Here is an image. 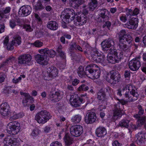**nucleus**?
I'll use <instances>...</instances> for the list:
<instances>
[{
  "mask_svg": "<svg viewBox=\"0 0 146 146\" xmlns=\"http://www.w3.org/2000/svg\"><path fill=\"white\" fill-rule=\"evenodd\" d=\"M75 19L77 21L75 23L76 25H85L88 19L86 16L84 14H82L81 15L77 16L75 17Z\"/></svg>",
  "mask_w": 146,
  "mask_h": 146,
  "instance_id": "obj_17",
  "label": "nucleus"
},
{
  "mask_svg": "<svg viewBox=\"0 0 146 146\" xmlns=\"http://www.w3.org/2000/svg\"><path fill=\"white\" fill-rule=\"evenodd\" d=\"M40 131L38 129H33L31 133V135L35 137L38 135L40 133Z\"/></svg>",
  "mask_w": 146,
  "mask_h": 146,
  "instance_id": "obj_52",
  "label": "nucleus"
},
{
  "mask_svg": "<svg viewBox=\"0 0 146 146\" xmlns=\"http://www.w3.org/2000/svg\"><path fill=\"white\" fill-rule=\"evenodd\" d=\"M133 38L130 35H128L127 37L125 38V40H119L118 46L121 51L126 52L129 51V45L132 43Z\"/></svg>",
  "mask_w": 146,
  "mask_h": 146,
  "instance_id": "obj_4",
  "label": "nucleus"
},
{
  "mask_svg": "<svg viewBox=\"0 0 146 146\" xmlns=\"http://www.w3.org/2000/svg\"><path fill=\"white\" fill-rule=\"evenodd\" d=\"M139 10L137 8H135L134 9L133 11V15H136L139 14Z\"/></svg>",
  "mask_w": 146,
  "mask_h": 146,
  "instance_id": "obj_62",
  "label": "nucleus"
},
{
  "mask_svg": "<svg viewBox=\"0 0 146 146\" xmlns=\"http://www.w3.org/2000/svg\"><path fill=\"white\" fill-rule=\"evenodd\" d=\"M9 106L8 104L6 102L3 103L0 106V110H3L8 109H9Z\"/></svg>",
  "mask_w": 146,
  "mask_h": 146,
  "instance_id": "obj_46",
  "label": "nucleus"
},
{
  "mask_svg": "<svg viewBox=\"0 0 146 146\" xmlns=\"http://www.w3.org/2000/svg\"><path fill=\"white\" fill-rule=\"evenodd\" d=\"M31 59V56L29 54L22 55L18 58V63L21 64H26L30 62Z\"/></svg>",
  "mask_w": 146,
  "mask_h": 146,
  "instance_id": "obj_14",
  "label": "nucleus"
},
{
  "mask_svg": "<svg viewBox=\"0 0 146 146\" xmlns=\"http://www.w3.org/2000/svg\"><path fill=\"white\" fill-rule=\"evenodd\" d=\"M44 7L40 2H38L36 5L34 6V9L36 11L40 10L43 9Z\"/></svg>",
  "mask_w": 146,
  "mask_h": 146,
  "instance_id": "obj_42",
  "label": "nucleus"
},
{
  "mask_svg": "<svg viewBox=\"0 0 146 146\" xmlns=\"http://www.w3.org/2000/svg\"><path fill=\"white\" fill-rule=\"evenodd\" d=\"M32 44L36 47H40L42 46L43 43L38 40H37Z\"/></svg>",
  "mask_w": 146,
  "mask_h": 146,
  "instance_id": "obj_49",
  "label": "nucleus"
},
{
  "mask_svg": "<svg viewBox=\"0 0 146 146\" xmlns=\"http://www.w3.org/2000/svg\"><path fill=\"white\" fill-rule=\"evenodd\" d=\"M23 27L25 30L28 32H31L33 31V29L31 27L30 25H24Z\"/></svg>",
  "mask_w": 146,
  "mask_h": 146,
  "instance_id": "obj_51",
  "label": "nucleus"
},
{
  "mask_svg": "<svg viewBox=\"0 0 146 146\" xmlns=\"http://www.w3.org/2000/svg\"><path fill=\"white\" fill-rule=\"evenodd\" d=\"M106 96V95L104 92L100 91L98 93L97 98L99 100H104Z\"/></svg>",
  "mask_w": 146,
  "mask_h": 146,
  "instance_id": "obj_38",
  "label": "nucleus"
},
{
  "mask_svg": "<svg viewBox=\"0 0 146 146\" xmlns=\"http://www.w3.org/2000/svg\"><path fill=\"white\" fill-rule=\"evenodd\" d=\"M14 60V58L13 57L10 56L7 58L5 61L2 62L0 65V68L5 67L9 65V64Z\"/></svg>",
  "mask_w": 146,
  "mask_h": 146,
  "instance_id": "obj_29",
  "label": "nucleus"
},
{
  "mask_svg": "<svg viewBox=\"0 0 146 146\" xmlns=\"http://www.w3.org/2000/svg\"><path fill=\"white\" fill-rule=\"evenodd\" d=\"M50 146H62V144L60 142L55 141L52 142Z\"/></svg>",
  "mask_w": 146,
  "mask_h": 146,
  "instance_id": "obj_57",
  "label": "nucleus"
},
{
  "mask_svg": "<svg viewBox=\"0 0 146 146\" xmlns=\"http://www.w3.org/2000/svg\"><path fill=\"white\" fill-rule=\"evenodd\" d=\"M96 119V113L94 112L90 111L86 114L85 118V121L87 124H91L94 123Z\"/></svg>",
  "mask_w": 146,
  "mask_h": 146,
  "instance_id": "obj_13",
  "label": "nucleus"
},
{
  "mask_svg": "<svg viewBox=\"0 0 146 146\" xmlns=\"http://www.w3.org/2000/svg\"><path fill=\"white\" fill-rule=\"evenodd\" d=\"M128 91L125 93V97L127 98V101L123 99L119 100V102L123 106L126 104L128 102H133L137 100L139 97V95L137 92V90L134 86L128 84L126 86Z\"/></svg>",
  "mask_w": 146,
  "mask_h": 146,
  "instance_id": "obj_1",
  "label": "nucleus"
},
{
  "mask_svg": "<svg viewBox=\"0 0 146 146\" xmlns=\"http://www.w3.org/2000/svg\"><path fill=\"white\" fill-rule=\"evenodd\" d=\"M129 68L132 71L138 70L141 66V63L137 58L133 59L131 60L129 64Z\"/></svg>",
  "mask_w": 146,
  "mask_h": 146,
  "instance_id": "obj_15",
  "label": "nucleus"
},
{
  "mask_svg": "<svg viewBox=\"0 0 146 146\" xmlns=\"http://www.w3.org/2000/svg\"><path fill=\"white\" fill-rule=\"evenodd\" d=\"M47 27L50 29L55 30L58 29V25L56 21H50L48 22Z\"/></svg>",
  "mask_w": 146,
  "mask_h": 146,
  "instance_id": "obj_26",
  "label": "nucleus"
},
{
  "mask_svg": "<svg viewBox=\"0 0 146 146\" xmlns=\"http://www.w3.org/2000/svg\"><path fill=\"white\" fill-rule=\"evenodd\" d=\"M35 17L36 19L37 23L39 24H41L42 23V21L40 17L37 14H35Z\"/></svg>",
  "mask_w": 146,
  "mask_h": 146,
  "instance_id": "obj_56",
  "label": "nucleus"
},
{
  "mask_svg": "<svg viewBox=\"0 0 146 146\" xmlns=\"http://www.w3.org/2000/svg\"><path fill=\"white\" fill-rule=\"evenodd\" d=\"M23 115H24L23 113H19L16 114L11 117L9 119V120L11 121H12L18 118H21Z\"/></svg>",
  "mask_w": 146,
  "mask_h": 146,
  "instance_id": "obj_39",
  "label": "nucleus"
},
{
  "mask_svg": "<svg viewBox=\"0 0 146 146\" xmlns=\"http://www.w3.org/2000/svg\"><path fill=\"white\" fill-rule=\"evenodd\" d=\"M64 141L65 144L67 145H70L73 142V138L71 136L69 133H65L64 136Z\"/></svg>",
  "mask_w": 146,
  "mask_h": 146,
  "instance_id": "obj_25",
  "label": "nucleus"
},
{
  "mask_svg": "<svg viewBox=\"0 0 146 146\" xmlns=\"http://www.w3.org/2000/svg\"><path fill=\"white\" fill-rule=\"evenodd\" d=\"M100 17L103 19L104 21L108 20L109 19L108 11L106 9H100Z\"/></svg>",
  "mask_w": 146,
  "mask_h": 146,
  "instance_id": "obj_24",
  "label": "nucleus"
},
{
  "mask_svg": "<svg viewBox=\"0 0 146 146\" xmlns=\"http://www.w3.org/2000/svg\"><path fill=\"white\" fill-rule=\"evenodd\" d=\"M11 137L8 136L5 137L3 141L4 146H11L9 144L11 143L10 142L12 141H11Z\"/></svg>",
  "mask_w": 146,
  "mask_h": 146,
  "instance_id": "obj_37",
  "label": "nucleus"
},
{
  "mask_svg": "<svg viewBox=\"0 0 146 146\" xmlns=\"http://www.w3.org/2000/svg\"><path fill=\"white\" fill-rule=\"evenodd\" d=\"M106 80L111 84H116L121 81L120 76L118 73L112 72L108 74L105 78Z\"/></svg>",
  "mask_w": 146,
  "mask_h": 146,
  "instance_id": "obj_7",
  "label": "nucleus"
},
{
  "mask_svg": "<svg viewBox=\"0 0 146 146\" xmlns=\"http://www.w3.org/2000/svg\"><path fill=\"white\" fill-rule=\"evenodd\" d=\"M129 121L127 119L122 120L119 123V125L121 127L127 128L129 126Z\"/></svg>",
  "mask_w": 146,
  "mask_h": 146,
  "instance_id": "obj_35",
  "label": "nucleus"
},
{
  "mask_svg": "<svg viewBox=\"0 0 146 146\" xmlns=\"http://www.w3.org/2000/svg\"><path fill=\"white\" fill-rule=\"evenodd\" d=\"M103 50L108 53H113L114 50V42L113 40L109 38L107 40H106L101 43Z\"/></svg>",
  "mask_w": 146,
  "mask_h": 146,
  "instance_id": "obj_6",
  "label": "nucleus"
},
{
  "mask_svg": "<svg viewBox=\"0 0 146 146\" xmlns=\"http://www.w3.org/2000/svg\"><path fill=\"white\" fill-rule=\"evenodd\" d=\"M138 20L137 18L132 17L125 24L126 27L129 29L135 30L138 27Z\"/></svg>",
  "mask_w": 146,
  "mask_h": 146,
  "instance_id": "obj_12",
  "label": "nucleus"
},
{
  "mask_svg": "<svg viewBox=\"0 0 146 146\" xmlns=\"http://www.w3.org/2000/svg\"><path fill=\"white\" fill-rule=\"evenodd\" d=\"M49 49L48 48H45L44 49H39L38 50V52L40 53L41 54L43 55H46V58H47V56L48 52Z\"/></svg>",
  "mask_w": 146,
  "mask_h": 146,
  "instance_id": "obj_41",
  "label": "nucleus"
},
{
  "mask_svg": "<svg viewBox=\"0 0 146 146\" xmlns=\"http://www.w3.org/2000/svg\"><path fill=\"white\" fill-rule=\"evenodd\" d=\"M96 65L92 64L88 65L86 68V73L87 76L90 78L94 79L98 78L100 74V71L99 68L98 69H95Z\"/></svg>",
  "mask_w": 146,
  "mask_h": 146,
  "instance_id": "obj_2",
  "label": "nucleus"
},
{
  "mask_svg": "<svg viewBox=\"0 0 146 146\" xmlns=\"http://www.w3.org/2000/svg\"><path fill=\"white\" fill-rule=\"evenodd\" d=\"M77 45L75 43H72L70 47V50H72L74 49H76Z\"/></svg>",
  "mask_w": 146,
  "mask_h": 146,
  "instance_id": "obj_60",
  "label": "nucleus"
},
{
  "mask_svg": "<svg viewBox=\"0 0 146 146\" xmlns=\"http://www.w3.org/2000/svg\"><path fill=\"white\" fill-rule=\"evenodd\" d=\"M20 128V123L14 121L9 123L7 130L8 133L11 135H13L17 134L19 131Z\"/></svg>",
  "mask_w": 146,
  "mask_h": 146,
  "instance_id": "obj_5",
  "label": "nucleus"
},
{
  "mask_svg": "<svg viewBox=\"0 0 146 146\" xmlns=\"http://www.w3.org/2000/svg\"><path fill=\"white\" fill-rule=\"evenodd\" d=\"M74 11L72 9H66L62 13L61 18L66 20V22H70L75 18L76 15L75 14Z\"/></svg>",
  "mask_w": 146,
  "mask_h": 146,
  "instance_id": "obj_8",
  "label": "nucleus"
},
{
  "mask_svg": "<svg viewBox=\"0 0 146 146\" xmlns=\"http://www.w3.org/2000/svg\"><path fill=\"white\" fill-rule=\"evenodd\" d=\"M32 99L33 97L30 95L25 97V98L23 99L22 101L23 106H27L28 104H28L29 102L27 100L29 99L30 100H30H32Z\"/></svg>",
  "mask_w": 146,
  "mask_h": 146,
  "instance_id": "obj_40",
  "label": "nucleus"
},
{
  "mask_svg": "<svg viewBox=\"0 0 146 146\" xmlns=\"http://www.w3.org/2000/svg\"><path fill=\"white\" fill-rule=\"evenodd\" d=\"M120 19L122 22L125 23L127 20L126 15H122L120 17Z\"/></svg>",
  "mask_w": 146,
  "mask_h": 146,
  "instance_id": "obj_58",
  "label": "nucleus"
},
{
  "mask_svg": "<svg viewBox=\"0 0 146 146\" xmlns=\"http://www.w3.org/2000/svg\"><path fill=\"white\" fill-rule=\"evenodd\" d=\"M81 119V116L79 114H78L73 116L71 120L73 122L75 123H77L80 121Z\"/></svg>",
  "mask_w": 146,
  "mask_h": 146,
  "instance_id": "obj_36",
  "label": "nucleus"
},
{
  "mask_svg": "<svg viewBox=\"0 0 146 146\" xmlns=\"http://www.w3.org/2000/svg\"><path fill=\"white\" fill-rule=\"evenodd\" d=\"M56 54V52L55 51L52 49L50 50H49L47 56H48L50 57L53 58L55 56Z\"/></svg>",
  "mask_w": 146,
  "mask_h": 146,
  "instance_id": "obj_50",
  "label": "nucleus"
},
{
  "mask_svg": "<svg viewBox=\"0 0 146 146\" xmlns=\"http://www.w3.org/2000/svg\"><path fill=\"white\" fill-rule=\"evenodd\" d=\"M112 145L113 146H121V144L119 143L118 141L115 140L113 142Z\"/></svg>",
  "mask_w": 146,
  "mask_h": 146,
  "instance_id": "obj_64",
  "label": "nucleus"
},
{
  "mask_svg": "<svg viewBox=\"0 0 146 146\" xmlns=\"http://www.w3.org/2000/svg\"><path fill=\"white\" fill-rule=\"evenodd\" d=\"M35 58L37 62L42 65L47 64L48 60L46 58V55L38 54L35 56Z\"/></svg>",
  "mask_w": 146,
  "mask_h": 146,
  "instance_id": "obj_16",
  "label": "nucleus"
},
{
  "mask_svg": "<svg viewBox=\"0 0 146 146\" xmlns=\"http://www.w3.org/2000/svg\"><path fill=\"white\" fill-rule=\"evenodd\" d=\"M144 139L143 134L141 133H138L136 135L135 138V142L138 145H141L144 143Z\"/></svg>",
  "mask_w": 146,
  "mask_h": 146,
  "instance_id": "obj_23",
  "label": "nucleus"
},
{
  "mask_svg": "<svg viewBox=\"0 0 146 146\" xmlns=\"http://www.w3.org/2000/svg\"><path fill=\"white\" fill-rule=\"evenodd\" d=\"M96 133L98 137H102L107 134V130L104 127L100 126L96 129Z\"/></svg>",
  "mask_w": 146,
  "mask_h": 146,
  "instance_id": "obj_22",
  "label": "nucleus"
},
{
  "mask_svg": "<svg viewBox=\"0 0 146 146\" xmlns=\"http://www.w3.org/2000/svg\"><path fill=\"white\" fill-rule=\"evenodd\" d=\"M126 15L127 16L129 15H130L131 16H133L132 10L131 9H127V10H126Z\"/></svg>",
  "mask_w": 146,
  "mask_h": 146,
  "instance_id": "obj_61",
  "label": "nucleus"
},
{
  "mask_svg": "<svg viewBox=\"0 0 146 146\" xmlns=\"http://www.w3.org/2000/svg\"><path fill=\"white\" fill-rule=\"evenodd\" d=\"M84 68L82 66H80L77 69V73L80 77L82 78L85 75L87 76V74L86 73V70L84 71Z\"/></svg>",
  "mask_w": 146,
  "mask_h": 146,
  "instance_id": "obj_32",
  "label": "nucleus"
},
{
  "mask_svg": "<svg viewBox=\"0 0 146 146\" xmlns=\"http://www.w3.org/2000/svg\"><path fill=\"white\" fill-rule=\"evenodd\" d=\"M114 50L113 53H111L114 54L115 55V58L116 60L118 62L119 61H120L123 58V53L122 52L120 51L119 52H117V50L115 49Z\"/></svg>",
  "mask_w": 146,
  "mask_h": 146,
  "instance_id": "obj_28",
  "label": "nucleus"
},
{
  "mask_svg": "<svg viewBox=\"0 0 146 146\" xmlns=\"http://www.w3.org/2000/svg\"><path fill=\"white\" fill-rule=\"evenodd\" d=\"M11 139L12 141L10 142V145H11V146H17L18 145V143L16 139L14 138H11Z\"/></svg>",
  "mask_w": 146,
  "mask_h": 146,
  "instance_id": "obj_48",
  "label": "nucleus"
},
{
  "mask_svg": "<svg viewBox=\"0 0 146 146\" xmlns=\"http://www.w3.org/2000/svg\"><path fill=\"white\" fill-rule=\"evenodd\" d=\"M32 11L31 7L29 5H25L22 6L20 8L19 13H21L23 16H27L29 15Z\"/></svg>",
  "mask_w": 146,
  "mask_h": 146,
  "instance_id": "obj_19",
  "label": "nucleus"
},
{
  "mask_svg": "<svg viewBox=\"0 0 146 146\" xmlns=\"http://www.w3.org/2000/svg\"><path fill=\"white\" fill-rule=\"evenodd\" d=\"M123 106L119 102L115 105L114 109V110L113 115L114 116H120L123 111Z\"/></svg>",
  "mask_w": 146,
  "mask_h": 146,
  "instance_id": "obj_21",
  "label": "nucleus"
},
{
  "mask_svg": "<svg viewBox=\"0 0 146 146\" xmlns=\"http://www.w3.org/2000/svg\"><path fill=\"white\" fill-rule=\"evenodd\" d=\"M21 42V38L19 35H16L13 37L12 41V44L15 46L19 45Z\"/></svg>",
  "mask_w": 146,
  "mask_h": 146,
  "instance_id": "obj_27",
  "label": "nucleus"
},
{
  "mask_svg": "<svg viewBox=\"0 0 146 146\" xmlns=\"http://www.w3.org/2000/svg\"><path fill=\"white\" fill-rule=\"evenodd\" d=\"M118 36L119 40H125V38L127 37L128 35H130L129 34H127L125 30H122L119 33Z\"/></svg>",
  "mask_w": 146,
  "mask_h": 146,
  "instance_id": "obj_31",
  "label": "nucleus"
},
{
  "mask_svg": "<svg viewBox=\"0 0 146 146\" xmlns=\"http://www.w3.org/2000/svg\"><path fill=\"white\" fill-rule=\"evenodd\" d=\"M102 55L98 56L93 59L96 62H104V59L102 57Z\"/></svg>",
  "mask_w": 146,
  "mask_h": 146,
  "instance_id": "obj_45",
  "label": "nucleus"
},
{
  "mask_svg": "<svg viewBox=\"0 0 146 146\" xmlns=\"http://www.w3.org/2000/svg\"><path fill=\"white\" fill-rule=\"evenodd\" d=\"M73 3H72L73 4L74 3L77 5L76 6H79V5L82 4L85 2L84 0H71Z\"/></svg>",
  "mask_w": 146,
  "mask_h": 146,
  "instance_id": "obj_44",
  "label": "nucleus"
},
{
  "mask_svg": "<svg viewBox=\"0 0 146 146\" xmlns=\"http://www.w3.org/2000/svg\"><path fill=\"white\" fill-rule=\"evenodd\" d=\"M70 131L72 135L77 137L80 136L82 133L83 129L81 126L76 125L72 126L70 127Z\"/></svg>",
  "mask_w": 146,
  "mask_h": 146,
  "instance_id": "obj_11",
  "label": "nucleus"
},
{
  "mask_svg": "<svg viewBox=\"0 0 146 146\" xmlns=\"http://www.w3.org/2000/svg\"><path fill=\"white\" fill-rule=\"evenodd\" d=\"M138 108L139 110L138 115L139 116L142 115L144 113V110L142 108L141 106L140 105H139L138 106Z\"/></svg>",
  "mask_w": 146,
  "mask_h": 146,
  "instance_id": "obj_55",
  "label": "nucleus"
},
{
  "mask_svg": "<svg viewBox=\"0 0 146 146\" xmlns=\"http://www.w3.org/2000/svg\"><path fill=\"white\" fill-rule=\"evenodd\" d=\"M80 82L79 80L77 79H75L72 82V85L74 86L77 85Z\"/></svg>",
  "mask_w": 146,
  "mask_h": 146,
  "instance_id": "obj_63",
  "label": "nucleus"
},
{
  "mask_svg": "<svg viewBox=\"0 0 146 146\" xmlns=\"http://www.w3.org/2000/svg\"><path fill=\"white\" fill-rule=\"evenodd\" d=\"M70 102L73 106L77 107L84 102V100L83 99L80 98L77 94H75L71 96Z\"/></svg>",
  "mask_w": 146,
  "mask_h": 146,
  "instance_id": "obj_9",
  "label": "nucleus"
},
{
  "mask_svg": "<svg viewBox=\"0 0 146 146\" xmlns=\"http://www.w3.org/2000/svg\"><path fill=\"white\" fill-rule=\"evenodd\" d=\"M10 112L9 109H7L6 110H0L1 113L3 116H6L7 115L9 114Z\"/></svg>",
  "mask_w": 146,
  "mask_h": 146,
  "instance_id": "obj_47",
  "label": "nucleus"
},
{
  "mask_svg": "<svg viewBox=\"0 0 146 146\" xmlns=\"http://www.w3.org/2000/svg\"><path fill=\"white\" fill-rule=\"evenodd\" d=\"M102 55L101 52H99L98 50L94 48L92 49L91 52V55L93 59L95 58V57L98 56H100Z\"/></svg>",
  "mask_w": 146,
  "mask_h": 146,
  "instance_id": "obj_34",
  "label": "nucleus"
},
{
  "mask_svg": "<svg viewBox=\"0 0 146 146\" xmlns=\"http://www.w3.org/2000/svg\"><path fill=\"white\" fill-rule=\"evenodd\" d=\"M63 95L62 92L60 91L55 92L54 93L51 92L49 95V99L53 102H57L62 98Z\"/></svg>",
  "mask_w": 146,
  "mask_h": 146,
  "instance_id": "obj_10",
  "label": "nucleus"
},
{
  "mask_svg": "<svg viewBox=\"0 0 146 146\" xmlns=\"http://www.w3.org/2000/svg\"><path fill=\"white\" fill-rule=\"evenodd\" d=\"M133 117L137 119V123L138 124L137 125V127H136L135 125H134L135 129L140 125L144 124L146 121V117L145 116H142L141 117L138 114H136L133 115Z\"/></svg>",
  "mask_w": 146,
  "mask_h": 146,
  "instance_id": "obj_20",
  "label": "nucleus"
},
{
  "mask_svg": "<svg viewBox=\"0 0 146 146\" xmlns=\"http://www.w3.org/2000/svg\"><path fill=\"white\" fill-rule=\"evenodd\" d=\"M114 56L115 55L114 54L108 53L107 56V60L109 62L112 64H114L117 62Z\"/></svg>",
  "mask_w": 146,
  "mask_h": 146,
  "instance_id": "obj_30",
  "label": "nucleus"
},
{
  "mask_svg": "<svg viewBox=\"0 0 146 146\" xmlns=\"http://www.w3.org/2000/svg\"><path fill=\"white\" fill-rule=\"evenodd\" d=\"M89 89L88 87L85 84H82L78 88V91H86Z\"/></svg>",
  "mask_w": 146,
  "mask_h": 146,
  "instance_id": "obj_43",
  "label": "nucleus"
},
{
  "mask_svg": "<svg viewBox=\"0 0 146 146\" xmlns=\"http://www.w3.org/2000/svg\"><path fill=\"white\" fill-rule=\"evenodd\" d=\"M48 76L50 78L56 77L58 74V69L54 66H51L47 69Z\"/></svg>",
  "mask_w": 146,
  "mask_h": 146,
  "instance_id": "obj_18",
  "label": "nucleus"
},
{
  "mask_svg": "<svg viewBox=\"0 0 146 146\" xmlns=\"http://www.w3.org/2000/svg\"><path fill=\"white\" fill-rule=\"evenodd\" d=\"M21 80V76H19L18 78H13L12 80V82L15 84H17L20 82Z\"/></svg>",
  "mask_w": 146,
  "mask_h": 146,
  "instance_id": "obj_54",
  "label": "nucleus"
},
{
  "mask_svg": "<svg viewBox=\"0 0 146 146\" xmlns=\"http://www.w3.org/2000/svg\"><path fill=\"white\" fill-rule=\"evenodd\" d=\"M11 90V89L10 87H7L5 88L3 91V92L5 94H8L9 93Z\"/></svg>",
  "mask_w": 146,
  "mask_h": 146,
  "instance_id": "obj_59",
  "label": "nucleus"
},
{
  "mask_svg": "<svg viewBox=\"0 0 146 146\" xmlns=\"http://www.w3.org/2000/svg\"><path fill=\"white\" fill-rule=\"evenodd\" d=\"M98 4L97 0H91L89 4L90 9L91 11L94 10L97 7Z\"/></svg>",
  "mask_w": 146,
  "mask_h": 146,
  "instance_id": "obj_33",
  "label": "nucleus"
},
{
  "mask_svg": "<svg viewBox=\"0 0 146 146\" xmlns=\"http://www.w3.org/2000/svg\"><path fill=\"white\" fill-rule=\"evenodd\" d=\"M52 116L46 110H42L38 112L35 116V119L37 122L42 124L46 123L51 118Z\"/></svg>",
  "mask_w": 146,
  "mask_h": 146,
  "instance_id": "obj_3",
  "label": "nucleus"
},
{
  "mask_svg": "<svg viewBox=\"0 0 146 146\" xmlns=\"http://www.w3.org/2000/svg\"><path fill=\"white\" fill-rule=\"evenodd\" d=\"M9 25L12 28H13L16 25V21L13 19H11L10 21Z\"/></svg>",
  "mask_w": 146,
  "mask_h": 146,
  "instance_id": "obj_53",
  "label": "nucleus"
}]
</instances>
